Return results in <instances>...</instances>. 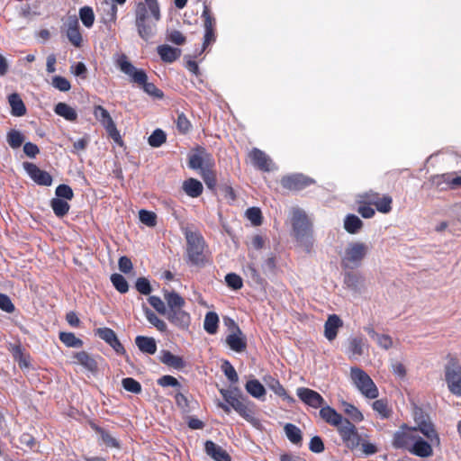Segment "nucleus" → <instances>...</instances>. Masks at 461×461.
<instances>
[{
    "instance_id": "2eb2a0df",
    "label": "nucleus",
    "mask_w": 461,
    "mask_h": 461,
    "mask_svg": "<svg viewBox=\"0 0 461 461\" xmlns=\"http://www.w3.org/2000/svg\"><path fill=\"white\" fill-rule=\"evenodd\" d=\"M343 283L347 289L353 293L360 294L365 289V277L357 272H346L343 277Z\"/></svg>"
},
{
    "instance_id": "bf43d9fd",
    "label": "nucleus",
    "mask_w": 461,
    "mask_h": 461,
    "mask_svg": "<svg viewBox=\"0 0 461 461\" xmlns=\"http://www.w3.org/2000/svg\"><path fill=\"white\" fill-rule=\"evenodd\" d=\"M201 175L206 185L212 189L216 184L215 174L210 169V167H206L201 171Z\"/></svg>"
},
{
    "instance_id": "0eeeda50",
    "label": "nucleus",
    "mask_w": 461,
    "mask_h": 461,
    "mask_svg": "<svg viewBox=\"0 0 461 461\" xmlns=\"http://www.w3.org/2000/svg\"><path fill=\"white\" fill-rule=\"evenodd\" d=\"M223 399L229 403L233 410H235L242 418L249 422H254V411L252 410V403L240 394L234 393L231 391L221 389L220 390Z\"/></svg>"
},
{
    "instance_id": "72a5a7b5",
    "label": "nucleus",
    "mask_w": 461,
    "mask_h": 461,
    "mask_svg": "<svg viewBox=\"0 0 461 461\" xmlns=\"http://www.w3.org/2000/svg\"><path fill=\"white\" fill-rule=\"evenodd\" d=\"M55 113L69 122H75L77 118V111L66 103H59L54 108Z\"/></svg>"
},
{
    "instance_id": "052dcab7",
    "label": "nucleus",
    "mask_w": 461,
    "mask_h": 461,
    "mask_svg": "<svg viewBox=\"0 0 461 461\" xmlns=\"http://www.w3.org/2000/svg\"><path fill=\"white\" fill-rule=\"evenodd\" d=\"M375 341L381 348L384 350H388L393 346V339L386 334H379Z\"/></svg>"
},
{
    "instance_id": "a19ab883",
    "label": "nucleus",
    "mask_w": 461,
    "mask_h": 461,
    "mask_svg": "<svg viewBox=\"0 0 461 461\" xmlns=\"http://www.w3.org/2000/svg\"><path fill=\"white\" fill-rule=\"evenodd\" d=\"M143 311L145 313V316L149 322L152 324L154 327L158 329L159 331H166L167 330V324L166 322L159 319L151 310H149L148 307H143Z\"/></svg>"
},
{
    "instance_id": "58836bf2",
    "label": "nucleus",
    "mask_w": 461,
    "mask_h": 461,
    "mask_svg": "<svg viewBox=\"0 0 461 461\" xmlns=\"http://www.w3.org/2000/svg\"><path fill=\"white\" fill-rule=\"evenodd\" d=\"M343 411L351 420V422H361L364 420L363 413L353 404L344 402L342 403Z\"/></svg>"
},
{
    "instance_id": "09e8293b",
    "label": "nucleus",
    "mask_w": 461,
    "mask_h": 461,
    "mask_svg": "<svg viewBox=\"0 0 461 461\" xmlns=\"http://www.w3.org/2000/svg\"><path fill=\"white\" fill-rule=\"evenodd\" d=\"M166 141V134L162 130H156L149 137V144L151 147H160Z\"/></svg>"
},
{
    "instance_id": "a878e982",
    "label": "nucleus",
    "mask_w": 461,
    "mask_h": 461,
    "mask_svg": "<svg viewBox=\"0 0 461 461\" xmlns=\"http://www.w3.org/2000/svg\"><path fill=\"white\" fill-rule=\"evenodd\" d=\"M264 382L270 390H272L279 397L283 398V400L289 403H293L294 402V398L287 393L278 380L272 376H266L264 377Z\"/></svg>"
},
{
    "instance_id": "5701e85b",
    "label": "nucleus",
    "mask_w": 461,
    "mask_h": 461,
    "mask_svg": "<svg viewBox=\"0 0 461 461\" xmlns=\"http://www.w3.org/2000/svg\"><path fill=\"white\" fill-rule=\"evenodd\" d=\"M206 454L215 461H230V455L219 445L211 440H207L204 444Z\"/></svg>"
},
{
    "instance_id": "e2e57ef3",
    "label": "nucleus",
    "mask_w": 461,
    "mask_h": 461,
    "mask_svg": "<svg viewBox=\"0 0 461 461\" xmlns=\"http://www.w3.org/2000/svg\"><path fill=\"white\" fill-rule=\"evenodd\" d=\"M136 289L142 294H149L151 287L149 280L145 277H140L136 281Z\"/></svg>"
},
{
    "instance_id": "c9c22d12",
    "label": "nucleus",
    "mask_w": 461,
    "mask_h": 461,
    "mask_svg": "<svg viewBox=\"0 0 461 461\" xmlns=\"http://www.w3.org/2000/svg\"><path fill=\"white\" fill-rule=\"evenodd\" d=\"M183 189L191 197H198L203 192V185L194 178H189L183 183Z\"/></svg>"
},
{
    "instance_id": "13d9d810",
    "label": "nucleus",
    "mask_w": 461,
    "mask_h": 461,
    "mask_svg": "<svg viewBox=\"0 0 461 461\" xmlns=\"http://www.w3.org/2000/svg\"><path fill=\"white\" fill-rule=\"evenodd\" d=\"M225 281L228 286L231 287L234 290L240 289L242 287V279L240 276L230 273L225 276Z\"/></svg>"
},
{
    "instance_id": "aec40b11",
    "label": "nucleus",
    "mask_w": 461,
    "mask_h": 461,
    "mask_svg": "<svg viewBox=\"0 0 461 461\" xmlns=\"http://www.w3.org/2000/svg\"><path fill=\"white\" fill-rule=\"evenodd\" d=\"M343 326V321L337 314H330L328 316L324 324V337L332 341L336 339L339 330Z\"/></svg>"
},
{
    "instance_id": "c85d7f7f",
    "label": "nucleus",
    "mask_w": 461,
    "mask_h": 461,
    "mask_svg": "<svg viewBox=\"0 0 461 461\" xmlns=\"http://www.w3.org/2000/svg\"><path fill=\"white\" fill-rule=\"evenodd\" d=\"M164 299L169 311L182 309L185 304V299L174 291H164Z\"/></svg>"
},
{
    "instance_id": "ddd939ff",
    "label": "nucleus",
    "mask_w": 461,
    "mask_h": 461,
    "mask_svg": "<svg viewBox=\"0 0 461 461\" xmlns=\"http://www.w3.org/2000/svg\"><path fill=\"white\" fill-rule=\"evenodd\" d=\"M23 168L29 176L38 185L50 186L52 184L51 176L31 162H24Z\"/></svg>"
},
{
    "instance_id": "f03ea898",
    "label": "nucleus",
    "mask_w": 461,
    "mask_h": 461,
    "mask_svg": "<svg viewBox=\"0 0 461 461\" xmlns=\"http://www.w3.org/2000/svg\"><path fill=\"white\" fill-rule=\"evenodd\" d=\"M161 14L158 0L138 3L135 10V25L140 38L148 41L155 32Z\"/></svg>"
},
{
    "instance_id": "49530a36",
    "label": "nucleus",
    "mask_w": 461,
    "mask_h": 461,
    "mask_svg": "<svg viewBox=\"0 0 461 461\" xmlns=\"http://www.w3.org/2000/svg\"><path fill=\"white\" fill-rule=\"evenodd\" d=\"M285 432L286 437L288 438V439L291 442H293L294 444L301 442V440H302L301 430L295 425L287 423L285 426Z\"/></svg>"
},
{
    "instance_id": "7c9ffc66",
    "label": "nucleus",
    "mask_w": 461,
    "mask_h": 461,
    "mask_svg": "<svg viewBox=\"0 0 461 461\" xmlns=\"http://www.w3.org/2000/svg\"><path fill=\"white\" fill-rule=\"evenodd\" d=\"M160 361L176 369H182L185 366V361L179 356H176L167 350L161 352Z\"/></svg>"
},
{
    "instance_id": "e433bc0d",
    "label": "nucleus",
    "mask_w": 461,
    "mask_h": 461,
    "mask_svg": "<svg viewBox=\"0 0 461 461\" xmlns=\"http://www.w3.org/2000/svg\"><path fill=\"white\" fill-rule=\"evenodd\" d=\"M219 317L214 312H209L206 313L203 321V329L209 334H215L218 330Z\"/></svg>"
},
{
    "instance_id": "412c9836",
    "label": "nucleus",
    "mask_w": 461,
    "mask_h": 461,
    "mask_svg": "<svg viewBox=\"0 0 461 461\" xmlns=\"http://www.w3.org/2000/svg\"><path fill=\"white\" fill-rule=\"evenodd\" d=\"M311 183L312 180L310 178L301 174L287 176L281 180L282 185L290 190H300Z\"/></svg>"
},
{
    "instance_id": "bb28decb",
    "label": "nucleus",
    "mask_w": 461,
    "mask_h": 461,
    "mask_svg": "<svg viewBox=\"0 0 461 461\" xmlns=\"http://www.w3.org/2000/svg\"><path fill=\"white\" fill-rule=\"evenodd\" d=\"M367 345L361 337H354L349 339L348 352L350 357H360L365 354Z\"/></svg>"
},
{
    "instance_id": "9d476101",
    "label": "nucleus",
    "mask_w": 461,
    "mask_h": 461,
    "mask_svg": "<svg viewBox=\"0 0 461 461\" xmlns=\"http://www.w3.org/2000/svg\"><path fill=\"white\" fill-rule=\"evenodd\" d=\"M95 118L104 126L109 136L115 141L121 139L119 131L109 112L102 105H95L93 109Z\"/></svg>"
},
{
    "instance_id": "20e7f679",
    "label": "nucleus",
    "mask_w": 461,
    "mask_h": 461,
    "mask_svg": "<svg viewBox=\"0 0 461 461\" xmlns=\"http://www.w3.org/2000/svg\"><path fill=\"white\" fill-rule=\"evenodd\" d=\"M370 252L367 243L354 240L348 242L340 254V266L343 269H354L362 265V262Z\"/></svg>"
},
{
    "instance_id": "1a4fd4ad",
    "label": "nucleus",
    "mask_w": 461,
    "mask_h": 461,
    "mask_svg": "<svg viewBox=\"0 0 461 461\" xmlns=\"http://www.w3.org/2000/svg\"><path fill=\"white\" fill-rule=\"evenodd\" d=\"M186 240L189 259L194 264H199L203 260L204 241L202 236L195 232H187Z\"/></svg>"
},
{
    "instance_id": "473e14b6",
    "label": "nucleus",
    "mask_w": 461,
    "mask_h": 461,
    "mask_svg": "<svg viewBox=\"0 0 461 461\" xmlns=\"http://www.w3.org/2000/svg\"><path fill=\"white\" fill-rule=\"evenodd\" d=\"M372 408L383 420L389 419L393 414V410L386 399L375 400L372 403Z\"/></svg>"
},
{
    "instance_id": "4d7b16f0",
    "label": "nucleus",
    "mask_w": 461,
    "mask_h": 461,
    "mask_svg": "<svg viewBox=\"0 0 461 461\" xmlns=\"http://www.w3.org/2000/svg\"><path fill=\"white\" fill-rule=\"evenodd\" d=\"M56 198H64L66 200H71L74 196L73 191L68 185H59L56 188Z\"/></svg>"
},
{
    "instance_id": "f8f14e48",
    "label": "nucleus",
    "mask_w": 461,
    "mask_h": 461,
    "mask_svg": "<svg viewBox=\"0 0 461 461\" xmlns=\"http://www.w3.org/2000/svg\"><path fill=\"white\" fill-rule=\"evenodd\" d=\"M64 30L68 40L74 47L81 48L83 46L84 40L76 15H71L67 18L64 23Z\"/></svg>"
},
{
    "instance_id": "4be33fe9",
    "label": "nucleus",
    "mask_w": 461,
    "mask_h": 461,
    "mask_svg": "<svg viewBox=\"0 0 461 461\" xmlns=\"http://www.w3.org/2000/svg\"><path fill=\"white\" fill-rule=\"evenodd\" d=\"M167 320L182 330L188 329L191 323L190 314L183 309H176L167 312Z\"/></svg>"
},
{
    "instance_id": "4c0bfd02",
    "label": "nucleus",
    "mask_w": 461,
    "mask_h": 461,
    "mask_svg": "<svg viewBox=\"0 0 461 461\" xmlns=\"http://www.w3.org/2000/svg\"><path fill=\"white\" fill-rule=\"evenodd\" d=\"M362 226V221L354 214H348L345 218L344 228L348 233L355 234L358 232Z\"/></svg>"
},
{
    "instance_id": "dca6fc26",
    "label": "nucleus",
    "mask_w": 461,
    "mask_h": 461,
    "mask_svg": "<svg viewBox=\"0 0 461 461\" xmlns=\"http://www.w3.org/2000/svg\"><path fill=\"white\" fill-rule=\"evenodd\" d=\"M95 334L109 344L118 354L125 352L124 348L119 341L115 332L110 328H99L95 330Z\"/></svg>"
},
{
    "instance_id": "864d4df0",
    "label": "nucleus",
    "mask_w": 461,
    "mask_h": 461,
    "mask_svg": "<svg viewBox=\"0 0 461 461\" xmlns=\"http://www.w3.org/2000/svg\"><path fill=\"white\" fill-rule=\"evenodd\" d=\"M140 221L149 227L156 225V214L152 212L140 210L139 212Z\"/></svg>"
},
{
    "instance_id": "6e6552de",
    "label": "nucleus",
    "mask_w": 461,
    "mask_h": 461,
    "mask_svg": "<svg viewBox=\"0 0 461 461\" xmlns=\"http://www.w3.org/2000/svg\"><path fill=\"white\" fill-rule=\"evenodd\" d=\"M445 381L450 393L461 397V366L455 359H450L444 368Z\"/></svg>"
},
{
    "instance_id": "2f4dec72",
    "label": "nucleus",
    "mask_w": 461,
    "mask_h": 461,
    "mask_svg": "<svg viewBox=\"0 0 461 461\" xmlns=\"http://www.w3.org/2000/svg\"><path fill=\"white\" fill-rule=\"evenodd\" d=\"M135 343L143 353L152 355L157 350V344L153 338L138 336L135 339Z\"/></svg>"
},
{
    "instance_id": "0e129e2a",
    "label": "nucleus",
    "mask_w": 461,
    "mask_h": 461,
    "mask_svg": "<svg viewBox=\"0 0 461 461\" xmlns=\"http://www.w3.org/2000/svg\"><path fill=\"white\" fill-rule=\"evenodd\" d=\"M0 309L8 313L14 311V305L6 294H0Z\"/></svg>"
},
{
    "instance_id": "c03bdc74",
    "label": "nucleus",
    "mask_w": 461,
    "mask_h": 461,
    "mask_svg": "<svg viewBox=\"0 0 461 461\" xmlns=\"http://www.w3.org/2000/svg\"><path fill=\"white\" fill-rule=\"evenodd\" d=\"M50 205L54 213L59 217L64 216L69 210L68 203L59 198H53L50 202Z\"/></svg>"
},
{
    "instance_id": "9b49d317",
    "label": "nucleus",
    "mask_w": 461,
    "mask_h": 461,
    "mask_svg": "<svg viewBox=\"0 0 461 461\" xmlns=\"http://www.w3.org/2000/svg\"><path fill=\"white\" fill-rule=\"evenodd\" d=\"M337 430L348 448L353 450L360 446V435L356 426L348 419Z\"/></svg>"
},
{
    "instance_id": "f3484780",
    "label": "nucleus",
    "mask_w": 461,
    "mask_h": 461,
    "mask_svg": "<svg viewBox=\"0 0 461 461\" xmlns=\"http://www.w3.org/2000/svg\"><path fill=\"white\" fill-rule=\"evenodd\" d=\"M320 416L325 422L335 427L337 429L348 420L339 413L334 408L328 405L321 406V409L320 410Z\"/></svg>"
},
{
    "instance_id": "69168bd1",
    "label": "nucleus",
    "mask_w": 461,
    "mask_h": 461,
    "mask_svg": "<svg viewBox=\"0 0 461 461\" xmlns=\"http://www.w3.org/2000/svg\"><path fill=\"white\" fill-rule=\"evenodd\" d=\"M158 384L162 387H167V386L178 387L180 385L179 382L177 381L176 378H175L172 375H168L161 376L158 380Z\"/></svg>"
},
{
    "instance_id": "79ce46f5",
    "label": "nucleus",
    "mask_w": 461,
    "mask_h": 461,
    "mask_svg": "<svg viewBox=\"0 0 461 461\" xmlns=\"http://www.w3.org/2000/svg\"><path fill=\"white\" fill-rule=\"evenodd\" d=\"M372 203L376 210L382 213H388L392 210L393 199L389 195H383L376 200H373Z\"/></svg>"
},
{
    "instance_id": "f704fd0d",
    "label": "nucleus",
    "mask_w": 461,
    "mask_h": 461,
    "mask_svg": "<svg viewBox=\"0 0 461 461\" xmlns=\"http://www.w3.org/2000/svg\"><path fill=\"white\" fill-rule=\"evenodd\" d=\"M8 101H9V104L12 109L11 113L14 116L20 117V116H23L25 114V113H26L25 105L18 94L14 93V94L10 95L8 97Z\"/></svg>"
},
{
    "instance_id": "5fc2aeb1",
    "label": "nucleus",
    "mask_w": 461,
    "mask_h": 461,
    "mask_svg": "<svg viewBox=\"0 0 461 461\" xmlns=\"http://www.w3.org/2000/svg\"><path fill=\"white\" fill-rule=\"evenodd\" d=\"M202 16L203 18L204 30H214L215 19L212 17L211 10L207 5H204Z\"/></svg>"
},
{
    "instance_id": "37998d69",
    "label": "nucleus",
    "mask_w": 461,
    "mask_h": 461,
    "mask_svg": "<svg viewBox=\"0 0 461 461\" xmlns=\"http://www.w3.org/2000/svg\"><path fill=\"white\" fill-rule=\"evenodd\" d=\"M23 134L17 130H11L7 132L6 140L12 149H18L24 141Z\"/></svg>"
},
{
    "instance_id": "8fccbe9b",
    "label": "nucleus",
    "mask_w": 461,
    "mask_h": 461,
    "mask_svg": "<svg viewBox=\"0 0 461 461\" xmlns=\"http://www.w3.org/2000/svg\"><path fill=\"white\" fill-rule=\"evenodd\" d=\"M122 387L132 393H140L141 392L140 384L131 377L123 378L122 381Z\"/></svg>"
},
{
    "instance_id": "cd10ccee",
    "label": "nucleus",
    "mask_w": 461,
    "mask_h": 461,
    "mask_svg": "<svg viewBox=\"0 0 461 461\" xmlns=\"http://www.w3.org/2000/svg\"><path fill=\"white\" fill-rule=\"evenodd\" d=\"M74 363L82 366L85 369L95 372L97 369L96 361L86 352H77L73 356Z\"/></svg>"
},
{
    "instance_id": "a211bd4d",
    "label": "nucleus",
    "mask_w": 461,
    "mask_h": 461,
    "mask_svg": "<svg viewBox=\"0 0 461 461\" xmlns=\"http://www.w3.org/2000/svg\"><path fill=\"white\" fill-rule=\"evenodd\" d=\"M189 166L194 169H201L202 171L206 167H212L213 166V160L210 154L203 149H199L196 153L190 156Z\"/></svg>"
},
{
    "instance_id": "680f3d73",
    "label": "nucleus",
    "mask_w": 461,
    "mask_h": 461,
    "mask_svg": "<svg viewBox=\"0 0 461 461\" xmlns=\"http://www.w3.org/2000/svg\"><path fill=\"white\" fill-rule=\"evenodd\" d=\"M149 303L158 312L161 314L167 312L165 303L158 296H149Z\"/></svg>"
},
{
    "instance_id": "603ef678",
    "label": "nucleus",
    "mask_w": 461,
    "mask_h": 461,
    "mask_svg": "<svg viewBox=\"0 0 461 461\" xmlns=\"http://www.w3.org/2000/svg\"><path fill=\"white\" fill-rule=\"evenodd\" d=\"M247 218L255 226H258L262 223L261 211L258 208L251 207L246 211Z\"/></svg>"
},
{
    "instance_id": "4468645a",
    "label": "nucleus",
    "mask_w": 461,
    "mask_h": 461,
    "mask_svg": "<svg viewBox=\"0 0 461 461\" xmlns=\"http://www.w3.org/2000/svg\"><path fill=\"white\" fill-rule=\"evenodd\" d=\"M296 394L303 402L315 409L324 403V399L319 393L306 387L297 388Z\"/></svg>"
},
{
    "instance_id": "6e6d98bb",
    "label": "nucleus",
    "mask_w": 461,
    "mask_h": 461,
    "mask_svg": "<svg viewBox=\"0 0 461 461\" xmlns=\"http://www.w3.org/2000/svg\"><path fill=\"white\" fill-rule=\"evenodd\" d=\"M12 354L16 361L19 362L20 366H27L29 362L27 361L26 356L23 354L22 347L15 345L12 347Z\"/></svg>"
},
{
    "instance_id": "c756f323",
    "label": "nucleus",
    "mask_w": 461,
    "mask_h": 461,
    "mask_svg": "<svg viewBox=\"0 0 461 461\" xmlns=\"http://www.w3.org/2000/svg\"><path fill=\"white\" fill-rule=\"evenodd\" d=\"M245 389L252 397L259 400L264 399L267 393L264 385L257 379L249 380Z\"/></svg>"
},
{
    "instance_id": "338daca9",
    "label": "nucleus",
    "mask_w": 461,
    "mask_h": 461,
    "mask_svg": "<svg viewBox=\"0 0 461 461\" xmlns=\"http://www.w3.org/2000/svg\"><path fill=\"white\" fill-rule=\"evenodd\" d=\"M223 370H224L225 375L230 382H232V383L238 382V380H239L238 374H237L236 370L234 369V367L228 361H226L224 363Z\"/></svg>"
},
{
    "instance_id": "ea45409f",
    "label": "nucleus",
    "mask_w": 461,
    "mask_h": 461,
    "mask_svg": "<svg viewBox=\"0 0 461 461\" xmlns=\"http://www.w3.org/2000/svg\"><path fill=\"white\" fill-rule=\"evenodd\" d=\"M79 18L83 25L86 28H91L95 23V14L93 8L90 6H83L79 9Z\"/></svg>"
},
{
    "instance_id": "b1692460",
    "label": "nucleus",
    "mask_w": 461,
    "mask_h": 461,
    "mask_svg": "<svg viewBox=\"0 0 461 461\" xmlns=\"http://www.w3.org/2000/svg\"><path fill=\"white\" fill-rule=\"evenodd\" d=\"M228 346L236 352H242L246 349L247 342L241 330L237 327L236 331L226 338Z\"/></svg>"
},
{
    "instance_id": "423d86ee",
    "label": "nucleus",
    "mask_w": 461,
    "mask_h": 461,
    "mask_svg": "<svg viewBox=\"0 0 461 461\" xmlns=\"http://www.w3.org/2000/svg\"><path fill=\"white\" fill-rule=\"evenodd\" d=\"M350 378L357 390L366 398L376 399L379 391L371 377L359 367H351Z\"/></svg>"
},
{
    "instance_id": "393cba45",
    "label": "nucleus",
    "mask_w": 461,
    "mask_h": 461,
    "mask_svg": "<svg viewBox=\"0 0 461 461\" xmlns=\"http://www.w3.org/2000/svg\"><path fill=\"white\" fill-rule=\"evenodd\" d=\"M158 54L160 59L166 63H173L181 56V50L178 48L171 47L167 44L159 45L157 48Z\"/></svg>"
},
{
    "instance_id": "f257e3e1",
    "label": "nucleus",
    "mask_w": 461,
    "mask_h": 461,
    "mask_svg": "<svg viewBox=\"0 0 461 461\" xmlns=\"http://www.w3.org/2000/svg\"><path fill=\"white\" fill-rule=\"evenodd\" d=\"M416 426L403 425L393 435L394 447H407L409 452L419 457H429L433 455V446H440V438L434 424L429 418L415 416Z\"/></svg>"
},
{
    "instance_id": "7ed1b4c3",
    "label": "nucleus",
    "mask_w": 461,
    "mask_h": 461,
    "mask_svg": "<svg viewBox=\"0 0 461 461\" xmlns=\"http://www.w3.org/2000/svg\"><path fill=\"white\" fill-rule=\"evenodd\" d=\"M292 225L294 236L298 245L306 252H311L313 244L312 222L304 212L296 209L293 212Z\"/></svg>"
},
{
    "instance_id": "a18cd8bd",
    "label": "nucleus",
    "mask_w": 461,
    "mask_h": 461,
    "mask_svg": "<svg viewBox=\"0 0 461 461\" xmlns=\"http://www.w3.org/2000/svg\"><path fill=\"white\" fill-rule=\"evenodd\" d=\"M59 339L68 347L70 348H80L83 345L81 339H77L74 333L71 332H60Z\"/></svg>"
},
{
    "instance_id": "3c124183",
    "label": "nucleus",
    "mask_w": 461,
    "mask_h": 461,
    "mask_svg": "<svg viewBox=\"0 0 461 461\" xmlns=\"http://www.w3.org/2000/svg\"><path fill=\"white\" fill-rule=\"evenodd\" d=\"M51 85L54 88L61 91V92H68L71 88L70 82L61 76H55L52 78Z\"/></svg>"
},
{
    "instance_id": "774afa93",
    "label": "nucleus",
    "mask_w": 461,
    "mask_h": 461,
    "mask_svg": "<svg viewBox=\"0 0 461 461\" xmlns=\"http://www.w3.org/2000/svg\"><path fill=\"white\" fill-rule=\"evenodd\" d=\"M167 40L176 45H183L185 42V37L179 31L170 32Z\"/></svg>"
},
{
    "instance_id": "39448f33",
    "label": "nucleus",
    "mask_w": 461,
    "mask_h": 461,
    "mask_svg": "<svg viewBox=\"0 0 461 461\" xmlns=\"http://www.w3.org/2000/svg\"><path fill=\"white\" fill-rule=\"evenodd\" d=\"M116 65L122 72L128 75L131 81L141 85L146 93L150 95L161 97L162 93L152 83H148L147 74L142 69L136 68L127 59L126 55L122 54L116 59Z\"/></svg>"
},
{
    "instance_id": "6ab92c4d",
    "label": "nucleus",
    "mask_w": 461,
    "mask_h": 461,
    "mask_svg": "<svg viewBox=\"0 0 461 461\" xmlns=\"http://www.w3.org/2000/svg\"><path fill=\"white\" fill-rule=\"evenodd\" d=\"M249 158L250 162L260 170L270 171L274 167L271 159L260 149H253L249 153Z\"/></svg>"
},
{
    "instance_id": "de8ad7c7",
    "label": "nucleus",
    "mask_w": 461,
    "mask_h": 461,
    "mask_svg": "<svg viewBox=\"0 0 461 461\" xmlns=\"http://www.w3.org/2000/svg\"><path fill=\"white\" fill-rule=\"evenodd\" d=\"M111 281L113 285V286L119 291L120 293H126L129 289L128 283L126 279L120 274H113L111 276Z\"/></svg>"
}]
</instances>
